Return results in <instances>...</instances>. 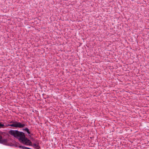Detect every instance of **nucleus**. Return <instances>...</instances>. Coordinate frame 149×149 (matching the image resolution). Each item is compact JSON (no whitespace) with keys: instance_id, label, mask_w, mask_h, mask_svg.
<instances>
[{"instance_id":"8","label":"nucleus","mask_w":149,"mask_h":149,"mask_svg":"<svg viewBox=\"0 0 149 149\" xmlns=\"http://www.w3.org/2000/svg\"><path fill=\"white\" fill-rule=\"evenodd\" d=\"M24 148H28V149H29V148H27V147H24Z\"/></svg>"},{"instance_id":"3","label":"nucleus","mask_w":149,"mask_h":149,"mask_svg":"<svg viewBox=\"0 0 149 149\" xmlns=\"http://www.w3.org/2000/svg\"><path fill=\"white\" fill-rule=\"evenodd\" d=\"M7 142V140L6 139H3L2 136L0 135V143H5Z\"/></svg>"},{"instance_id":"6","label":"nucleus","mask_w":149,"mask_h":149,"mask_svg":"<svg viewBox=\"0 0 149 149\" xmlns=\"http://www.w3.org/2000/svg\"><path fill=\"white\" fill-rule=\"evenodd\" d=\"M9 126L15 127V122H14L13 123L9 125Z\"/></svg>"},{"instance_id":"5","label":"nucleus","mask_w":149,"mask_h":149,"mask_svg":"<svg viewBox=\"0 0 149 149\" xmlns=\"http://www.w3.org/2000/svg\"><path fill=\"white\" fill-rule=\"evenodd\" d=\"M5 127V126L3 124H2L1 123H0V128H4Z\"/></svg>"},{"instance_id":"4","label":"nucleus","mask_w":149,"mask_h":149,"mask_svg":"<svg viewBox=\"0 0 149 149\" xmlns=\"http://www.w3.org/2000/svg\"><path fill=\"white\" fill-rule=\"evenodd\" d=\"M23 130L26 132L28 134H30V132H29V129L27 128H26L23 129Z\"/></svg>"},{"instance_id":"2","label":"nucleus","mask_w":149,"mask_h":149,"mask_svg":"<svg viewBox=\"0 0 149 149\" xmlns=\"http://www.w3.org/2000/svg\"><path fill=\"white\" fill-rule=\"evenodd\" d=\"M26 125L24 124H22L21 123L15 122V127H18L19 128H23Z\"/></svg>"},{"instance_id":"1","label":"nucleus","mask_w":149,"mask_h":149,"mask_svg":"<svg viewBox=\"0 0 149 149\" xmlns=\"http://www.w3.org/2000/svg\"><path fill=\"white\" fill-rule=\"evenodd\" d=\"M10 133L13 135L15 137H19L20 140H21L23 142L25 143L27 145H30L31 143V141L28 139L25 136L24 133L19 132L18 130H11L9 131Z\"/></svg>"},{"instance_id":"7","label":"nucleus","mask_w":149,"mask_h":149,"mask_svg":"<svg viewBox=\"0 0 149 149\" xmlns=\"http://www.w3.org/2000/svg\"><path fill=\"white\" fill-rule=\"evenodd\" d=\"M34 145L35 146H37V145L36 144H35Z\"/></svg>"}]
</instances>
